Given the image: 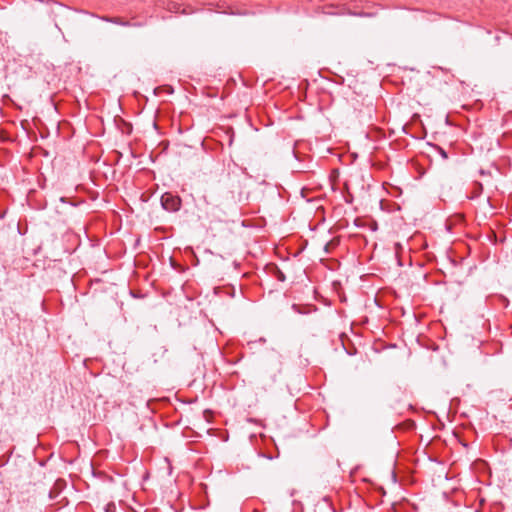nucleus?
Here are the masks:
<instances>
[{"instance_id": "1", "label": "nucleus", "mask_w": 512, "mask_h": 512, "mask_svg": "<svg viewBox=\"0 0 512 512\" xmlns=\"http://www.w3.org/2000/svg\"><path fill=\"white\" fill-rule=\"evenodd\" d=\"M161 207L169 212H178L182 207V199L179 195L172 192H165L160 198Z\"/></svg>"}, {"instance_id": "2", "label": "nucleus", "mask_w": 512, "mask_h": 512, "mask_svg": "<svg viewBox=\"0 0 512 512\" xmlns=\"http://www.w3.org/2000/svg\"><path fill=\"white\" fill-rule=\"evenodd\" d=\"M264 270L266 273L274 278H276L280 282L286 281V275L284 272L279 268V266L276 263H268L265 265Z\"/></svg>"}, {"instance_id": "3", "label": "nucleus", "mask_w": 512, "mask_h": 512, "mask_svg": "<svg viewBox=\"0 0 512 512\" xmlns=\"http://www.w3.org/2000/svg\"><path fill=\"white\" fill-rule=\"evenodd\" d=\"M66 481L64 479L58 478L52 488L50 489L48 496L50 499H55L58 495L66 488Z\"/></svg>"}, {"instance_id": "4", "label": "nucleus", "mask_w": 512, "mask_h": 512, "mask_svg": "<svg viewBox=\"0 0 512 512\" xmlns=\"http://www.w3.org/2000/svg\"><path fill=\"white\" fill-rule=\"evenodd\" d=\"M291 308L294 312L302 315H307L318 310L317 306L312 304H292Z\"/></svg>"}, {"instance_id": "5", "label": "nucleus", "mask_w": 512, "mask_h": 512, "mask_svg": "<svg viewBox=\"0 0 512 512\" xmlns=\"http://www.w3.org/2000/svg\"><path fill=\"white\" fill-rule=\"evenodd\" d=\"M483 192V185L481 182L479 181H474L473 184H472V192H471V196L469 197L470 199H475L477 197H479Z\"/></svg>"}, {"instance_id": "6", "label": "nucleus", "mask_w": 512, "mask_h": 512, "mask_svg": "<svg viewBox=\"0 0 512 512\" xmlns=\"http://www.w3.org/2000/svg\"><path fill=\"white\" fill-rule=\"evenodd\" d=\"M339 239H332L330 242L326 243V245L324 246V251L329 254L331 252V247H335L339 244Z\"/></svg>"}, {"instance_id": "7", "label": "nucleus", "mask_w": 512, "mask_h": 512, "mask_svg": "<svg viewBox=\"0 0 512 512\" xmlns=\"http://www.w3.org/2000/svg\"><path fill=\"white\" fill-rule=\"evenodd\" d=\"M60 201H61L62 203H68V204H70L71 206H74V207L78 206V205H79V204H81V203H84V201H83V200H82V201H78V202H76V201H74V200H72V199H69V198H67V197H61V198H60Z\"/></svg>"}, {"instance_id": "8", "label": "nucleus", "mask_w": 512, "mask_h": 512, "mask_svg": "<svg viewBox=\"0 0 512 512\" xmlns=\"http://www.w3.org/2000/svg\"><path fill=\"white\" fill-rule=\"evenodd\" d=\"M122 26L123 27H141L142 24L140 22H130V21L123 19Z\"/></svg>"}, {"instance_id": "9", "label": "nucleus", "mask_w": 512, "mask_h": 512, "mask_svg": "<svg viewBox=\"0 0 512 512\" xmlns=\"http://www.w3.org/2000/svg\"><path fill=\"white\" fill-rule=\"evenodd\" d=\"M120 120L124 125V128L121 129L122 132L126 133V134H130L132 132V125L128 122H125L123 119H120Z\"/></svg>"}, {"instance_id": "10", "label": "nucleus", "mask_w": 512, "mask_h": 512, "mask_svg": "<svg viewBox=\"0 0 512 512\" xmlns=\"http://www.w3.org/2000/svg\"><path fill=\"white\" fill-rule=\"evenodd\" d=\"M433 147L439 152L443 159H448V153L446 152L445 149H443L439 145H433Z\"/></svg>"}, {"instance_id": "11", "label": "nucleus", "mask_w": 512, "mask_h": 512, "mask_svg": "<svg viewBox=\"0 0 512 512\" xmlns=\"http://www.w3.org/2000/svg\"><path fill=\"white\" fill-rule=\"evenodd\" d=\"M105 512H116V505L114 502L107 503L104 507Z\"/></svg>"}, {"instance_id": "12", "label": "nucleus", "mask_w": 512, "mask_h": 512, "mask_svg": "<svg viewBox=\"0 0 512 512\" xmlns=\"http://www.w3.org/2000/svg\"><path fill=\"white\" fill-rule=\"evenodd\" d=\"M122 21H123V18H121V17H112V20H109V23H113V24L122 26Z\"/></svg>"}, {"instance_id": "13", "label": "nucleus", "mask_w": 512, "mask_h": 512, "mask_svg": "<svg viewBox=\"0 0 512 512\" xmlns=\"http://www.w3.org/2000/svg\"><path fill=\"white\" fill-rule=\"evenodd\" d=\"M130 294H131V296H132V297H134V298H143V297H144V295H143V294H141L140 292L135 291V290H131V291H130Z\"/></svg>"}, {"instance_id": "14", "label": "nucleus", "mask_w": 512, "mask_h": 512, "mask_svg": "<svg viewBox=\"0 0 512 512\" xmlns=\"http://www.w3.org/2000/svg\"><path fill=\"white\" fill-rule=\"evenodd\" d=\"M353 15L359 16V17H370L373 14L372 13H366V12H357V13H353Z\"/></svg>"}, {"instance_id": "15", "label": "nucleus", "mask_w": 512, "mask_h": 512, "mask_svg": "<svg viewBox=\"0 0 512 512\" xmlns=\"http://www.w3.org/2000/svg\"><path fill=\"white\" fill-rule=\"evenodd\" d=\"M97 17L105 22H109V20H112V17H110V16H97Z\"/></svg>"}, {"instance_id": "16", "label": "nucleus", "mask_w": 512, "mask_h": 512, "mask_svg": "<svg viewBox=\"0 0 512 512\" xmlns=\"http://www.w3.org/2000/svg\"><path fill=\"white\" fill-rule=\"evenodd\" d=\"M391 478H392L394 483L397 482V475H396V472L394 470L391 471Z\"/></svg>"}, {"instance_id": "17", "label": "nucleus", "mask_w": 512, "mask_h": 512, "mask_svg": "<svg viewBox=\"0 0 512 512\" xmlns=\"http://www.w3.org/2000/svg\"><path fill=\"white\" fill-rule=\"evenodd\" d=\"M150 196L149 195H146V193H143L141 195V200L144 201V202H147L149 200Z\"/></svg>"}, {"instance_id": "18", "label": "nucleus", "mask_w": 512, "mask_h": 512, "mask_svg": "<svg viewBox=\"0 0 512 512\" xmlns=\"http://www.w3.org/2000/svg\"><path fill=\"white\" fill-rule=\"evenodd\" d=\"M348 355H354L356 353V349L353 348V350L345 349Z\"/></svg>"}, {"instance_id": "19", "label": "nucleus", "mask_w": 512, "mask_h": 512, "mask_svg": "<svg viewBox=\"0 0 512 512\" xmlns=\"http://www.w3.org/2000/svg\"><path fill=\"white\" fill-rule=\"evenodd\" d=\"M352 200H353V196H352V195H350V196H349V198L347 197V198L345 199V201H346L347 203H351V202H352Z\"/></svg>"}, {"instance_id": "20", "label": "nucleus", "mask_w": 512, "mask_h": 512, "mask_svg": "<svg viewBox=\"0 0 512 512\" xmlns=\"http://www.w3.org/2000/svg\"><path fill=\"white\" fill-rule=\"evenodd\" d=\"M503 302H508L507 298L502 297Z\"/></svg>"}, {"instance_id": "21", "label": "nucleus", "mask_w": 512, "mask_h": 512, "mask_svg": "<svg viewBox=\"0 0 512 512\" xmlns=\"http://www.w3.org/2000/svg\"><path fill=\"white\" fill-rule=\"evenodd\" d=\"M403 131H404L405 133H407V131H406V126H403Z\"/></svg>"}, {"instance_id": "22", "label": "nucleus", "mask_w": 512, "mask_h": 512, "mask_svg": "<svg viewBox=\"0 0 512 512\" xmlns=\"http://www.w3.org/2000/svg\"><path fill=\"white\" fill-rule=\"evenodd\" d=\"M232 143H233V139L231 138L229 141V145H231Z\"/></svg>"}, {"instance_id": "23", "label": "nucleus", "mask_w": 512, "mask_h": 512, "mask_svg": "<svg viewBox=\"0 0 512 512\" xmlns=\"http://www.w3.org/2000/svg\"><path fill=\"white\" fill-rule=\"evenodd\" d=\"M475 512H481L480 510H476Z\"/></svg>"}]
</instances>
